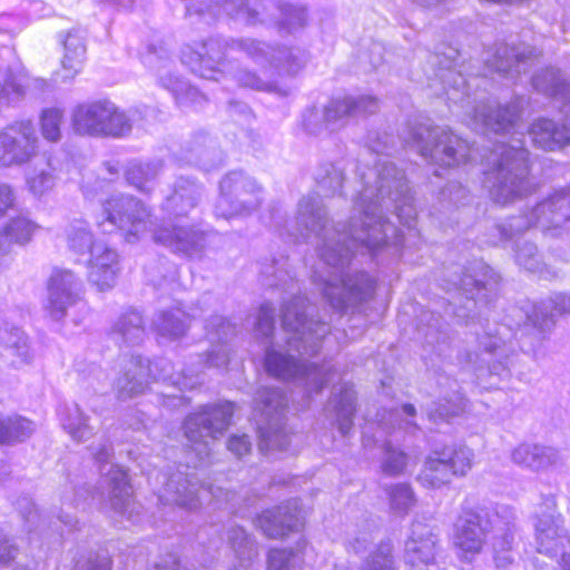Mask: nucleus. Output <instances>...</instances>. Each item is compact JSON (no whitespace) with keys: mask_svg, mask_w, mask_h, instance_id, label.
Returning a JSON list of instances; mask_svg holds the SVG:
<instances>
[{"mask_svg":"<svg viewBox=\"0 0 570 570\" xmlns=\"http://www.w3.org/2000/svg\"><path fill=\"white\" fill-rule=\"evenodd\" d=\"M353 204L347 226L330 224L328 212L318 194L303 196L296 206L295 227L299 237L317 239L320 259L331 269L327 275L314 272L313 282L331 306L340 312L354 309L368 301L375 281L363 271L350 268L354 250L364 247L376 252L384 246L404 245V235L386 217L375 219L356 210Z\"/></svg>","mask_w":570,"mask_h":570,"instance_id":"nucleus-1","label":"nucleus"},{"mask_svg":"<svg viewBox=\"0 0 570 570\" xmlns=\"http://www.w3.org/2000/svg\"><path fill=\"white\" fill-rule=\"evenodd\" d=\"M316 308L305 296L296 295L285 303L282 326L286 334V348L271 345L266 348V371L283 381L304 385L308 393H318L331 380V366L307 364L316 355L331 328L316 318Z\"/></svg>","mask_w":570,"mask_h":570,"instance_id":"nucleus-2","label":"nucleus"},{"mask_svg":"<svg viewBox=\"0 0 570 570\" xmlns=\"http://www.w3.org/2000/svg\"><path fill=\"white\" fill-rule=\"evenodd\" d=\"M393 147V137L386 132L370 136L368 149L382 157L366 171L357 168L362 189L355 209L375 219L393 213L411 232L416 219V210L403 170L387 159Z\"/></svg>","mask_w":570,"mask_h":570,"instance_id":"nucleus-3","label":"nucleus"},{"mask_svg":"<svg viewBox=\"0 0 570 570\" xmlns=\"http://www.w3.org/2000/svg\"><path fill=\"white\" fill-rule=\"evenodd\" d=\"M232 46L236 48V53L245 55L254 63L269 66V70H265L263 75L245 68L236 70L233 78L239 87L281 97L288 95L289 89L273 77L272 69L284 68L289 73L296 72L302 67L298 49L274 47L263 40L248 37L235 39Z\"/></svg>","mask_w":570,"mask_h":570,"instance_id":"nucleus-4","label":"nucleus"},{"mask_svg":"<svg viewBox=\"0 0 570 570\" xmlns=\"http://www.w3.org/2000/svg\"><path fill=\"white\" fill-rule=\"evenodd\" d=\"M484 184L491 199L501 205L532 195L538 185L530 175L529 151L522 145L498 147Z\"/></svg>","mask_w":570,"mask_h":570,"instance_id":"nucleus-5","label":"nucleus"},{"mask_svg":"<svg viewBox=\"0 0 570 570\" xmlns=\"http://www.w3.org/2000/svg\"><path fill=\"white\" fill-rule=\"evenodd\" d=\"M500 277L482 261H474L469 266L451 264L443 271V288L456 291L465 299L463 305L449 304V313L459 323L469 324L474 320L478 304L487 305L495 295Z\"/></svg>","mask_w":570,"mask_h":570,"instance_id":"nucleus-6","label":"nucleus"},{"mask_svg":"<svg viewBox=\"0 0 570 570\" xmlns=\"http://www.w3.org/2000/svg\"><path fill=\"white\" fill-rule=\"evenodd\" d=\"M406 140L426 161L443 168L460 166L471 157L466 140L430 120L409 124Z\"/></svg>","mask_w":570,"mask_h":570,"instance_id":"nucleus-7","label":"nucleus"},{"mask_svg":"<svg viewBox=\"0 0 570 570\" xmlns=\"http://www.w3.org/2000/svg\"><path fill=\"white\" fill-rule=\"evenodd\" d=\"M379 110L377 98L370 95L343 96L331 99L323 109L308 108L303 115V127L309 135L334 131Z\"/></svg>","mask_w":570,"mask_h":570,"instance_id":"nucleus-8","label":"nucleus"},{"mask_svg":"<svg viewBox=\"0 0 570 570\" xmlns=\"http://www.w3.org/2000/svg\"><path fill=\"white\" fill-rule=\"evenodd\" d=\"M234 411V403L220 401L202 405L185 417L184 435L199 461L209 455V441L219 439L228 430Z\"/></svg>","mask_w":570,"mask_h":570,"instance_id":"nucleus-9","label":"nucleus"},{"mask_svg":"<svg viewBox=\"0 0 570 570\" xmlns=\"http://www.w3.org/2000/svg\"><path fill=\"white\" fill-rule=\"evenodd\" d=\"M71 125L81 136L121 138L131 131L127 114L108 100L80 104L72 110Z\"/></svg>","mask_w":570,"mask_h":570,"instance_id":"nucleus-10","label":"nucleus"},{"mask_svg":"<svg viewBox=\"0 0 570 570\" xmlns=\"http://www.w3.org/2000/svg\"><path fill=\"white\" fill-rule=\"evenodd\" d=\"M287 396L278 387H262L256 392V410L261 412L258 424V449L262 453L286 450L289 434L286 430L285 409Z\"/></svg>","mask_w":570,"mask_h":570,"instance_id":"nucleus-11","label":"nucleus"},{"mask_svg":"<svg viewBox=\"0 0 570 570\" xmlns=\"http://www.w3.org/2000/svg\"><path fill=\"white\" fill-rule=\"evenodd\" d=\"M263 200L264 188L254 177L243 170H232L219 181L215 212L224 218L248 216L262 206Z\"/></svg>","mask_w":570,"mask_h":570,"instance_id":"nucleus-12","label":"nucleus"},{"mask_svg":"<svg viewBox=\"0 0 570 570\" xmlns=\"http://www.w3.org/2000/svg\"><path fill=\"white\" fill-rule=\"evenodd\" d=\"M570 220V189H561L539 204L528 215L513 216L499 224L497 229L502 239L509 240L532 226L558 228Z\"/></svg>","mask_w":570,"mask_h":570,"instance_id":"nucleus-13","label":"nucleus"},{"mask_svg":"<svg viewBox=\"0 0 570 570\" xmlns=\"http://www.w3.org/2000/svg\"><path fill=\"white\" fill-rule=\"evenodd\" d=\"M102 220L99 226L108 223L122 232L127 242L131 243L144 235L150 223V209L139 198L129 194L111 195L101 204Z\"/></svg>","mask_w":570,"mask_h":570,"instance_id":"nucleus-14","label":"nucleus"},{"mask_svg":"<svg viewBox=\"0 0 570 570\" xmlns=\"http://www.w3.org/2000/svg\"><path fill=\"white\" fill-rule=\"evenodd\" d=\"M501 328L488 324L482 333H476L478 346L488 358L481 357L478 352L465 351L460 354V362L476 368H482L487 364L490 375L508 380L517 354L512 345L504 340Z\"/></svg>","mask_w":570,"mask_h":570,"instance_id":"nucleus-15","label":"nucleus"},{"mask_svg":"<svg viewBox=\"0 0 570 570\" xmlns=\"http://www.w3.org/2000/svg\"><path fill=\"white\" fill-rule=\"evenodd\" d=\"M235 39L214 37L204 41L197 50L186 47L181 61L199 77L218 80V76L225 71L236 53V48L232 46Z\"/></svg>","mask_w":570,"mask_h":570,"instance_id":"nucleus-16","label":"nucleus"},{"mask_svg":"<svg viewBox=\"0 0 570 570\" xmlns=\"http://www.w3.org/2000/svg\"><path fill=\"white\" fill-rule=\"evenodd\" d=\"M39 138L29 119L13 121L0 130V169L28 164L38 153Z\"/></svg>","mask_w":570,"mask_h":570,"instance_id":"nucleus-17","label":"nucleus"},{"mask_svg":"<svg viewBox=\"0 0 570 570\" xmlns=\"http://www.w3.org/2000/svg\"><path fill=\"white\" fill-rule=\"evenodd\" d=\"M474 106L466 111L469 125L476 131L504 132L514 127L525 106L523 98H515L505 106L489 99L474 100Z\"/></svg>","mask_w":570,"mask_h":570,"instance_id":"nucleus-18","label":"nucleus"},{"mask_svg":"<svg viewBox=\"0 0 570 570\" xmlns=\"http://www.w3.org/2000/svg\"><path fill=\"white\" fill-rule=\"evenodd\" d=\"M153 239L189 259H202L208 247V234L196 225L164 223L154 230Z\"/></svg>","mask_w":570,"mask_h":570,"instance_id":"nucleus-19","label":"nucleus"},{"mask_svg":"<svg viewBox=\"0 0 570 570\" xmlns=\"http://www.w3.org/2000/svg\"><path fill=\"white\" fill-rule=\"evenodd\" d=\"M91 450L95 460L100 463L102 484L108 490L111 509L118 513H124L128 509L131 498V487L126 471L111 463L114 451L109 442Z\"/></svg>","mask_w":570,"mask_h":570,"instance_id":"nucleus-20","label":"nucleus"},{"mask_svg":"<svg viewBox=\"0 0 570 570\" xmlns=\"http://www.w3.org/2000/svg\"><path fill=\"white\" fill-rule=\"evenodd\" d=\"M492 552L495 570L519 568L517 559L518 527L514 513L502 508L493 520Z\"/></svg>","mask_w":570,"mask_h":570,"instance_id":"nucleus-21","label":"nucleus"},{"mask_svg":"<svg viewBox=\"0 0 570 570\" xmlns=\"http://www.w3.org/2000/svg\"><path fill=\"white\" fill-rule=\"evenodd\" d=\"M175 157L181 165L196 166L206 171L225 163L224 151L204 132H197L186 140Z\"/></svg>","mask_w":570,"mask_h":570,"instance_id":"nucleus-22","label":"nucleus"},{"mask_svg":"<svg viewBox=\"0 0 570 570\" xmlns=\"http://www.w3.org/2000/svg\"><path fill=\"white\" fill-rule=\"evenodd\" d=\"M436 544V534L428 524L413 522L404 552L405 563L410 566V570H425L434 566Z\"/></svg>","mask_w":570,"mask_h":570,"instance_id":"nucleus-23","label":"nucleus"},{"mask_svg":"<svg viewBox=\"0 0 570 570\" xmlns=\"http://www.w3.org/2000/svg\"><path fill=\"white\" fill-rule=\"evenodd\" d=\"M80 283L71 271L55 269L48 281V301L46 308L57 321L66 315L69 306L79 298Z\"/></svg>","mask_w":570,"mask_h":570,"instance_id":"nucleus-24","label":"nucleus"},{"mask_svg":"<svg viewBox=\"0 0 570 570\" xmlns=\"http://www.w3.org/2000/svg\"><path fill=\"white\" fill-rule=\"evenodd\" d=\"M256 522L267 538H283L289 532L297 531L303 524L299 503L293 499L265 510Z\"/></svg>","mask_w":570,"mask_h":570,"instance_id":"nucleus-25","label":"nucleus"},{"mask_svg":"<svg viewBox=\"0 0 570 570\" xmlns=\"http://www.w3.org/2000/svg\"><path fill=\"white\" fill-rule=\"evenodd\" d=\"M148 386V362L139 355H131L124 361L112 389L117 400L127 401L144 394Z\"/></svg>","mask_w":570,"mask_h":570,"instance_id":"nucleus-26","label":"nucleus"},{"mask_svg":"<svg viewBox=\"0 0 570 570\" xmlns=\"http://www.w3.org/2000/svg\"><path fill=\"white\" fill-rule=\"evenodd\" d=\"M490 523L488 514L474 510L463 511L455 523L454 544L464 553H479Z\"/></svg>","mask_w":570,"mask_h":570,"instance_id":"nucleus-27","label":"nucleus"},{"mask_svg":"<svg viewBox=\"0 0 570 570\" xmlns=\"http://www.w3.org/2000/svg\"><path fill=\"white\" fill-rule=\"evenodd\" d=\"M205 328L213 346L206 354L198 355L199 370L226 366L229 361L226 342L235 335L234 324L220 315H213L207 320Z\"/></svg>","mask_w":570,"mask_h":570,"instance_id":"nucleus-28","label":"nucleus"},{"mask_svg":"<svg viewBox=\"0 0 570 570\" xmlns=\"http://www.w3.org/2000/svg\"><path fill=\"white\" fill-rule=\"evenodd\" d=\"M510 456L514 464L533 472L560 468L566 461L558 449L528 442L515 446Z\"/></svg>","mask_w":570,"mask_h":570,"instance_id":"nucleus-29","label":"nucleus"},{"mask_svg":"<svg viewBox=\"0 0 570 570\" xmlns=\"http://www.w3.org/2000/svg\"><path fill=\"white\" fill-rule=\"evenodd\" d=\"M534 527L537 553H566L564 549L569 538L560 513H541Z\"/></svg>","mask_w":570,"mask_h":570,"instance_id":"nucleus-30","label":"nucleus"},{"mask_svg":"<svg viewBox=\"0 0 570 570\" xmlns=\"http://www.w3.org/2000/svg\"><path fill=\"white\" fill-rule=\"evenodd\" d=\"M205 188L196 179L180 176L173 186V191L165 198L161 209L170 216H187L196 208L204 196Z\"/></svg>","mask_w":570,"mask_h":570,"instance_id":"nucleus-31","label":"nucleus"},{"mask_svg":"<svg viewBox=\"0 0 570 570\" xmlns=\"http://www.w3.org/2000/svg\"><path fill=\"white\" fill-rule=\"evenodd\" d=\"M199 479L195 472L177 471L165 483L160 500L186 509H196L199 504Z\"/></svg>","mask_w":570,"mask_h":570,"instance_id":"nucleus-32","label":"nucleus"},{"mask_svg":"<svg viewBox=\"0 0 570 570\" xmlns=\"http://www.w3.org/2000/svg\"><path fill=\"white\" fill-rule=\"evenodd\" d=\"M430 62L432 66H439L434 76L443 86L446 98L454 104L462 105V107H468L470 105L468 92L470 85L461 72L452 68V60L435 53L430 57Z\"/></svg>","mask_w":570,"mask_h":570,"instance_id":"nucleus-33","label":"nucleus"},{"mask_svg":"<svg viewBox=\"0 0 570 570\" xmlns=\"http://www.w3.org/2000/svg\"><path fill=\"white\" fill-rule=\"evenodd\" d=\"M534 57V49L525 43L497 46L492 58L487 60L494 71L513 77L525 70L529 61Z\"/></svg>","mask_w":570,"mask_h":570,"instance_id":"nucleus-34","label":"nucleus"},{"mask_svg":"<svg viewBox=\"0 0 570 570\" xmlns=\"http://www.w3.org/2000/svg\"><path fill=\"white\" fill-rule=\"evenodd\" d=\"M89 281L97 286L99 291L110 288L118 272V255L116 250L104 243H97L90 252Z\"/></svg>","mask_w":570,"mask_h":570,"instance_id":"nucleus-35","label":"nucleus"},{"mask_svg":"<svg viewBox=\"0 0 570 570\" xmlns=\"http://www.w3.org/2000/svg\"><path fill=\"white\" fill-rule=\"evenodd\" d=\"M0 356L14 367L31 361L28 337L19 327L7 323L0 326Z\"/></svg>","mask_w":570,"mask_h":570,"instance_id":"nucleus-36","label":"nucleus"},{"mask_svg":"<svg viewBox=\"0 0 570 570\" xmlns=\"http://www.w3.org/2000/svg\"><path fill=\"white\" fill-rule=\"evenodd\" d=\"M110 337L119 346H136L146 337L145 320L137 309H127L121 313L110 330Z\"/></svg>","mask_w":570,"mask_h":570,"instance_id":"nucleus-37","label":"nucleus"},{"mask_svg":"<svg viewBox=\"0 0 570 570\" xmlns=\"http://www.w3.org/2000/svg\"><path fill=\"white\" fill-rule=\"evenodd\" d=\"M533 144L544 150H557L570 144V125L540 118L529 129Z\"/></svg>","mask_w":570,"mask_h":570,"instance_id":"nucleus-38","label":"nucleus"},{"mask_svg":"<svg viewBox=\"0 0 570 570\" xmlns=\"http://www.w3.org/2000/svg\"><path fill=\"white\" fill-rule=\"evenodd\" d=\"M62 45L61 66L65 72L62 79L69 80L81 70L86 57L85 37L79 30H71L63 38Z\"/></svg>","mask_w":570,"mask_h":570,"instance_id":"nucleus-39","label":"nucleus"},{"mask_svg":"<svg viewBox=\"0 0 570 570\" xmlns=\"http://www.w3.org/2000/svg\"><path fill=\"white\" fill-rule=\"evenodd\" d=\"M153 326L160 338L173 342L187 333L188 316L180 309L159 311L154 316Z\"/></svg>","mask_w":570,"mask_h":570,"instance_id":"nucleus-40","label":"nucleus"},{"mask_svg":"<svg viewBox=\"0 0 570 570\" xmlns=\"http://www.w3.org/2000/svg\"><path fill=\"white\" fill-rule=\"evenodd\" d=\"M314 180L318 193L323 196L341 195L345 181V168L342 163H322L315 170Z\"/></svg>","mask_w":570,"mask_h":570,"instance_id":"nucleus-41","label":"nucleus"},{"mask_svg":"<svg viewBox=\"0 0 570 570\" xmlns=\"http://www.w3.org/2000/svg\"><path fill=\"white\" fill-rule=\"evenodd\" d=\"M164 168V163L159 159L151 161H131L126 170L125 177L129 185L142 193H150L151 184L158 177Z\"/></svg>","mask_w":570,"mask_h":570,"instance_id":"nucleus-42","label":"nucleus"},{"mask_svg":"<svg viewBox=\"0 0 570 570\" xmlns=\"http://www.w3.org/2000/svg\"><path fill=\"white\" fill-rule=\"evenodd\" d=\"M35 431L32 421L18 415L0 413V445H14L24 442Z\"/></svg>","mask_w":570,"mask_h":570,"instance_id":"nucleus-43","label":"nucleus"},{"mask_svg":"<svg viewBox=\"0 0 570 570\" xmlns=\"http://www.w3.org/2000/svg\"><path fill=\"white\" fill-rule=\"evenodd\" d=\"M532 86L538 92L553 97L563 105L567 102V91L570 82L564 79L558 69L547 68L538 71L532 77Z\"/></svg>","mask_w":570,"mask_h":570,"instance_id":"nucleus-44","label":"nucleus"},{"mask_svg":"<svg viewBox=\"0 0 570 570\" xmlns=\"http://www.w3.org/2000/svg\"><path fill=\"white\" fill-rule=\"evenodd\" d=\"M33 225L24 217L10 219L0 228V256L10 253L13 244L27 243L32 234Z\"/></svg>","mask_w":570,"mask_h":570,"instance_id":"nucleus-45","label":"nucleus"},{"mask_svg":"<svg viewBox=\"0 0 570 570\" xmlns=\"http://www.w3.org/2000/svg\"><path fill=\"white\" fill-rule=\"evenodd\" d=\"M453 470L448 464L446 458L442 452L435 451L424 463L420 473V481L431 488H440L450 482L453 476Z\"/></svg>","mask_w":570,"mask_h":570,"instance_id":"nucleus-46","label":"nucleus"},{"mask_svg":"<svg viewBox=\"0 0 570 570\" xmlns=\"http://www.w3.org/2000/svg\"><path fill=\"white\" fill-rule=\"evenodd\" d=\"M377 416L379 425L387 432L395 429L413 431L419 428L414 420L416 417V409L411 403H404L400 409H384Z\"/></svg>","mask_w":570,"mask_h":570,"instance_id":"nucleus-47","label":"nucleus"},{"mask_svg":"<svg viewBox=\"0 0 570 570\" xmlns=\"http://www.w3.org/2000/svg\"><path fill=\"white\" fill-rule=\"evenodd\" d=\"M356 393L351 385L344 384L338 396L333 399L336 421L342 435H346L353 426V419L356 411Z\"/></svg>","mask_w":570,"mask_h":570,"instance_id":"nucleus-48","label":"nucleus"},{"mask_svg":"<svg viewBox=\"0 0 570 570\" xmlns=\"http://www.w3.org/2000/svg\"><path fill=\"white\" fill-rule=\"evenodd\" d=\"M466 401L459 391L440 399L426 410L428 419L433 423L448 422L465 410Z\"/></svg>","mask_w":570,"mask_h":570,"instance_id":"nucleus-49","label":"nucleus"},{"mask_svg":"<svg viewBox=\"0 0 570 570\" xmlns=\"http://www.w3.org/2000/svg\"><path fill=\"white\" fill-rule=\"evenodd\" d=\"M62 426L73 440L79 442L92 435V428L88 424V417L77 403L66 405Z\"/></svg>","mask_w":570,"mask_h":570,"instance_id":"nucleus-50","label":"nucleus"},{"mask_svg":"<svg viewBox=\"0 0 570 570\" xmlns=\"http://www.w3.org/2000/svg\"><path fill=\"white\" fill-rule=\"evenodd\" d=\"M227 540L240 561H250L257 557L255 540L242 527H232L227 532Z\"/></svg>","mask_w":570,"mask_h":570,"instance_id":"nucleus-51","label":"nucleus"},{"mask_svg":"<svg viewBox=\"0 0 570 570\" xmlns=\"http://www.w3.org/2000/svg\"><path fill=\"white\" fill-rule=\"evenodd\" d=\"M361 570H396L392 541L390 539L382 540L365 559Z\"/></svg>","mask_w":570,"mask_h":570,"instance_id":"nucleus-52","label":"nucleus"},{"mask_svg":"<svg viewBox=\"0 0 570 570\" xmlns=\"http://www.w3.org/2000/svg\"><path fill=\"white\" fill-rule=\"evenodd\" d=\"M279 17L277 18V26L279 30H285L292 33L302 29L307 23L306 8L293 3L278 4Z\"/></svg>","mask_w":570,"mask_h":570,"instance_id":"nucleus-53","label":"nucleus"},{"mask_svg":"<svg viewBox=\"0 0 570 570\" xmlns=\"http://www.w3.org/2000/svg\"><path fill=\"white\" fill-rule=\"evenodd\" d=\"M220 8L230 18L248 26H255L265 21L259 18L262 13L245 0H222Z\"/></svg>","mask_w":570,"mask_h":570,"instance_id":"nucleus-54","label":"nucleus"},{"mask_svg":"<svg viewBox=\"0 0 570 570\" xmlns=\"http://www.w3.org/2000/svg\"><path fill=\"white\" fill-rule=\"evenodd\" d=\"M390 507L396 513L405 514L414 505L415 498L412 488L407 483L391 484L385 488Z\"/></svg>","mask_w":570,"mask_h":570,"instance_id":"nucleus-55","label":"nucleus"},{"mask_svg":"<svg viewBox=\"0 0 570 570\" xmlns=\"http://www.w3.org/2000/svg\"><path fill=\"white\" fill-rule=\"evenodd\" d=\"M407 454L392 445L391 442L383 443V456L381 461V469L383 473L395 476L404 472L407 465Z\"/></svg>","mask_w":570,"mask_h":570,"instance_id":"nucleus-56","label":"nucleus"},{"mask_svg":"<svg viewBox=\"0 0 570 570\" xmlns=\"http://www.w3.org/2000/svg\"><path fill=\"white\" fill-rule=\"evenodd\" d=\"M69 248L76 253L82 254L97 244L94 242V236L85 222H73L67 233Z\"/></svg>","mask_w":570,"mask_h":570,"instance_id":"nucleus-57","label":"nucleus"},{"mask_svg":"<svg viewBox=\"0 0 570 570\" xmlns=\"http://www.w3.org/2000/svg\"><path fill=\"white\" fill-rule=\"evenodd\" d=\"M63 111L59 108H47L40 116V129L42 137L51 142L61 139V125Z\"/></svg>","mask_w":570,"mask_h":570,"instance_id":"nucleus-58","label":"nucleus"},{"mask_svg":"<svg viewBox=\"0 0 570 570\" xmlns=\"http://www.w3.org/2000/svg\"><path fill=\"white\" fill-rule=\"evenodd\" d=\"M27 183L30 191L36 196L50 191L56 185L55 169L51 164L48 163L42 168H35Z\"/></svg>","mask_w":570,"mask_h":570,"instance_id":"nucleus-59","label":"nucleus"},{"mask_svg":"<svg viewBox=\"0 0 570 570\" xmlns=\"http://www.w3.org/2000/svg\"><path fill=\"white\" fill-rule=\"evenodd\" d=\"M515 262L529 272L542 271V258L537 246L528 240H521L515 246Z\"/></svg>","mask_w":570,"mask_h":570,"instance_id":"nucleus-60","label":"nucleus"},{"mask_svg":"<svg viewBox=\"0 0 570 570\" xmlns=\"http://www.w3.org/2000/svg\"><path fill=\"white\" fill-rule=\"evenodd\" d=\"M442 454L446 458L454 475H464L472 466L473 452L466 446L443 449Z\"/></svg>","mask_w":570,"mask_h":570,"instance_id":"nucleus-61","label":"nucleus"},{"mask_svg":"<svg viewBox=\"0 0 570 570\" xmlns=\"http://www.w3.org/2000/svg\"><path fill=\"white\" fill-rule=\"evenodd\" d=\"M299 557L292 549H271L267 570H299Z\"/></svg>","mask_w":570,"mask_h":570,"instance_id":"nucleus-62","label":"nucleus"},{"mask_svg":"<svg viewBox=\"0 0 570 570\" xmlns=\"http://www.w3.org/2000/svg\"><path fill=\"white\" fill-rule=\"evenodd\" d=\"M549 304L546 299H542L534 304L527 315L529 323L540 331L549 328L554 323L556 316Z\"/></svg>","mask_w":570,"mask_h":570,"instance_id":"nucleus-63","label":"nucleus"},{"mask_svg":"<svg viewBox=\"0 0 570 570\" xmlns=\"http://www.w3.org/2000/svg\"><path fill=\"white\" fill-rule=\"evenodd\" d=\"M73 570H111V561L106 556L89 552L77 559Z\"/></svg>","mask_w":570,"mask_h":570,"instance_id":"nucleus-64","label":"nucleus"}]
</instances>
